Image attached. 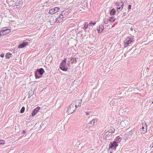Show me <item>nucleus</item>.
Returning <instances> with one entry per match:
<instances>
[{
  "label": "nucleus",
  "mask_w": 153,
  "mask_h": 153,
  "mask_svg": "<svg viewBox=\"0 0 153 153\" xmlns=\"http://www.w3.org/2000/svg\"><path fill=\"white\" fill-rule=\"evenodd\" d=\"M44 71V70L42 68L38 69L36 70L35 74L36 78L37 79L41 78L42 77V76H39L38 75H42Z\"/></svg>",
  "instance_id": "nucleus-1"
},
{
  "label": "nucleus",
  "mask_w": 153,
  "mask_h": 153,
  "mask_svg": "<svg viewBox=\"0 0 153 153\" xmlns=\"http://www.w3.org/2000/svg\"><path fill=\"white\" fill-rule=\"evenodd\" d=\"M76 108L75 104H73V103L71 104L70 106L67 109V112L68 113V114H70L74 112Z\"/></svg>",
  "instance_id": "nucleus-2"
},
{
  "label": "nucleus",
  "mask_w": 153,
  "mask_h": 153,
  "mask_svg": "<svg viewBox=\"0 0 153 153\" xmlns=\"http://www.w3.org/2000/svg\"><path fill=\"white\" fill-rule=\"evenodd\" d=\"M129 124V122L127 120H125L121 122L120 124L119 125V127L122 128V127H125L126 126H127Z\"/></svg>",
  "instance_id": "nucleus-3"
},
{
  "label": "nucleus",
  "mask_w": 153,
  "mask_h": 153,
  "mask_svg": "<svg viewBox=\"0 0 153 153\" xmlns=\"http://www.w3.org/2000/svg\"><path fill=\"white\" fill-rule=\"evenodd\" d=\"M118 142H117L115 141H114L112 143H111L109 145L110 148L115 150L117 147L118 146Z\"/></svg>",
  "instance_id": "nucleus-4"
},
{
  "label": "nucleus",
  "mask_w": 153,
  "mask_h": 153,
  "mask_svg": "<svg viewBox=\"0 0 153 153\" xmlns=\"http://www.w3.org/2000/svg\"><path fill=\"white\" fill-rule=\"evenodd\" d=\"M64 16L63 14H61L59 15V17L55 19V22H54L59 23L62 21V19L64 18Z\"/></svg>",
  "instance_id": "nucleus-5"
},
{
  "label": "nucleus",
  "mask_w": 153,
  "mask_h": 153,
  "mask_svg": "<svg viewBox=\"0 0 153 153\" xmlns=\"http://www.w3.org/2000/svg\"><path fill=\"white\" fill-rule=\"evenodd\" d=\"M82 100H78L75 101L73 104H75L76 108L80 107L82 105Z\"/></svg>",
  "instance_id": "nucleus-6"
},
{
  "label": "nucleus",
  "mask_w": 153,
  "mask_h": 153,
  "mask_svg": "<svg viewBox=\"0 0 153 153\" xmlns=\"http://www.w3.org/2000/svg\"><path fill=\"white\" fill-rule=\"evenodd\" d=\"M125 43L124 44V47H126L129 45L133 41V40L130 38H128Z\"/></svg>",
  "instance_id": "nucleus-7"
},
{
  "label": "nucleus",
  "mask_w": 153,
  "mask_h": 153,
  "mask_svg": "<svg viewBox=\"0 0 153 153\" xmlns=\"http://www.w3.org/2000/svg\"><path fill=\"white\" fill-rule=\"evenodd\" d=\"M59 8L58 7H56L51 9L49 11V13L51 14H54L58 11Z\"/></svg>",
  "instance_id": "nucleus-8"
},
{
  "label": "nucleus",
  "mask_w": 153,
  "mask_h": 153,
  "mask_svg": "<svg viewBox=\"0 0 153 153\" xmlns=\"http://www.w3.org/2000/svg\"><path fill=\"white\" fill-rule=\"evenodd\" d=\"M10 30L9 29H7L3 30H2L0 32V34L1 35H4L8 34L10 32Z\"/></svg>",
  "instance_id": "nucleus-9"
},
{
  "label": "nucleus",
  "mask_w": 153,
  "mask_h": 153,
  "mask_svg": "<svg viewBox=\"0 0 153 153\" xmlns=\"http://www.w3.org/2000/svg\"><path fill=\"white\" fill-rule=\"evenodd\" d=\"M28 44V42H24L22 44H20L18 46V48H22L25 47Z\"/></svg>",
  "instance_id": "nucleus-10"
},
{
  "label": "nucleus",
  "mask_w": 153,
  "mask_h": 153,
  "mask_svg": "<svg viewBox=\"0 0 153 153\" xmlns=\"http://www.w3.org/2000/svg\"><path fill=\"white\" fill-rule=\"evenodd\" d=\"M97 120L96 119H93L92 120L90 121L88 125H90L91 126H95V125L97 124Z\"/></svg>",
  "instance_id": "nucleus-11"
},
{
  "label": "nucleus",
  "mask_w": 153,
  "mask_h": 153,
  "mask_svg": "<svg viewBox=\"0 0 153 153\" xmlns=\"http://www.w3.org/2000/svg\"><path fill=\"white\" fill-rule=\"evenodd\" d=\"M142 130L143 131L142 132L143 133H144L147 131V127L146 124L145 123H143L142 124Z\"/></svg>",
  "instance_id": "nucleus-12"
},
{
  "label": "nucleus",
  "mask_w": 153,
  "mask_h": 153,
  "mask_svg": "<svg viewBox=\"0 0 153 153\" xmlns=\"http://www.w3.org/2000/svg\"><path fill=\"white\" fill-rule=\"evenodd\" d=\"M124 4L123 3L121 2L118 4L117 6V9L118 11H119L118 10H119L120 11L121 10L123 7Z\"/></svg>",
  "instance_id": "nucleus-13"
},
{
  "label": "nucleus",
  "mask_w": 153,
  "mask_h": 153,
  "mask_svg": "<svg viewBox=\"0 0 153 153\" xmlns=\"http://www.w3.org/2000/svg\"><path fill=\"white\" fill-rule=\"evenodd\" d=\"M40 108L39 107H37L36 108H35L33 111L32 112V116H34L39 111V110Z\"/></svg>",
  "instance_id": "nucleus-14"
},
{
  "label": "nucleus",
  "mask_w": 153,
  "mask_h": 153,
  "mask_svg": "<svg viewBox=\"0 0 153 153\" xmlns=\"http://www.w3.org/2000/svg\"><path fill=\"white\" fill-rule=\"evenodd\" d=\"M12 56V54L11 53H7V54H6V57L8 58L9 59L10 57H11Z\"/></svg>",
  "instance_id": "nucleus-15"
},
{
  "label": "nucleus",
  "mask_w": 153,
  "mask_h": 153,
  "mask_svg": "<svg viewBox=\"0 0 153 153\" xmlns=\"http://www.w3.org/2000/svg\"><path fill=\"white\" fill-rule=\"evenodd\" d=\"M84 27H83L82 28H83L84 30H85L86 29H87L88 27V24L87 22H85L84 23Z\"/></svg>",
  "instance_id": "nucleus-16"
},
{
  "label": "nucleus",
  "mask_w": 153,
  "mask_h": 153,
  "mask_svg": "<svg viewBox=\"0 0 153 153\" xmlns=\"http://www.w3.org/2000/svg\"><path fill=\"white\" fill-rule=\"evenodd\" d=\"M116 13V11L114 8L112 9L110 11V13L111 15H114Z\"/></svg>",
  "instance_id": "nucleus-17"
},
{
  "label": "nucleus",
  "mask_w": 153,
  "mask_h": 153,
  "mask_svg": "<svg viewBox=\"0 0 153 153\" xmlns=\"http://www.w3.org/2000/svg\"><path fill=\"white\" fill-rule=\"evenodd\" d=\"M59 68L61 69L64 71H66L68 70V68L67 67H65V66L63 67H59Z\"/></svg>",
  "instance_id": "nucleus-18"
},
{
  "label": "nucleus",
  "mask_w": 153,
  "mask_h": 153,
  "mask_svg": "<svg viewBox=\"0 0 153 153\" xmlns=\"http://www.w3.org/2000/svg\"><path fill=\"white\" fill-rule=\"evenodd\" d=\"M130 30L131 32V34H134L135 32V30L133 27H131Z\"/></svg>",
  "instance_id": "nucleus-19"
},
{
  "label": "nucleus",
  "mask_w": 153,
  "mask_h": 153,
  "mask_svg": "<svg viewBox=\"0 0 153 153\" xmlns=\"http://www.w3.org/2000/svg\"><path fill=\"white\" fill-rule=\"evenodd\" d=\"M114 131L115 129L114 128H111L108 131L109 133L111 134L112 133L114 132Z\"/></svg>",
  "instance_id": "nucleus-20"
},
{
  "label": "nucleus",
  "mask_w": 153,
  "mask_h": 153,
  "mask_svg": "<svg viewBox=\"0 0 153 153\" xmlns=\"http://www.w3.org/2000/svg\"><path fill=\"white\" fill-rule=\"evenodd\" d=\"M109 21L112 22H114L115 21V19L114 17H110L109 19Z\"/></svg>",
  "instance_id": "nucleus-21"
},
{
  "label": "nucleus",
  "mask_w": 153,
  "mask_h": 153,
  "mask_svg": "<svg viewBox=\"0 0 153 153\" xmlns=\"http://www.w3.org/2000/svg\"><path fill=\"white\" fill-rule=\"evenodd\" d=\"M95 126L90 125V126L88 127V128L90 130L93 131L95 128Z\"/></svg>",
  "instance_id": "nucleus-22"
},
{
  "label": "nucleus",
  "mask_w": 153,
  "mask_h": 153,
  "mask_svg": "<svg viewBox=\"0 0 153 153\" xmlns=\"http://www.w3.org/2000/svg\"><path fill=\"white\" fill-rule=\"evenodd\" d=\"M61 14H63V15L64 16L63 17H66L67 16L68 13L67 12H65L64 13V12H62V13Z\"/></svg>",
  "instance_id": "nucleus-23"
},
{
  "label": "nucleus",
  "mask_w": 153,
  "mask_h": 153,
  "mask_svg": "<svg viewBox=\"0 0 153 153\" xmlns=\"http://www.w3.org/2000/svg\"><path fill=\"white\" fill-rule=\"evenodd\" d=\"M4 143L5 142L4 140L0 139V145L4 144Z\"/></svg>",
  "instance_id": "nucleus-24"
},
{
  "label": "nucleus",
  "mask_w": 153,
  "mask_h": 153,
  "mask_svg": "<svg viewBox=\"0 0 153 153\" xmlns=\"http://www.w3.org/2000/svg\"><path fill=\"white\" fill-rule=\"evenodd\" d=\"M25 110V108L24 107H23L20 110V112L21 113H23Z\"/></svg>",
  "instance_id": "nucleus-25"
},
{
  "label": "nucleus",
  "mask_w": 153,
  "mask_h": 153,
  "mask_svg": "<svg viewBox=\"0 0 153 153\" xmlns=\"http://www.w3.org/2000/svg\"><path fill=\"white\" fill-rule=\"evenodd\" d=\"M65 64H64V63H63V62H61L60 63L59 67H63L65 66Z\"/></svg>",
  "instance_id": "nucleus-26"
},
{
  "label": "nucleus",
  "mask_w": 153,
  "mask_h": 153,
  "mask_svg": "<svg viewBox=\"0 0 153 153\" xmlns=\"http://www.w3.org/2000/svg\"><path fill=\"white\" fill-rule=\"evenodd\" d=\"M104 22L105 24H107L108 22V19H104Z\"/></svg>",
  "instance_id": "nucleus-27"
},
{
  "label": "nucleus",
  "mask_w": 153,
  "mask_h": 153,
  "mask_svg": "<svg viewBox=\"0 0 153 153\" xmlns=\"http://www.w3.org/2000/svg\"><path fill=\"white\" fill-rule=\"evenodd\" d=\"M102 28H101V31H100V29H99L98 30V32L99 33H101L102 31L103 30V29H104V27L102 26Z\"/></svg>",
  "instance_id": "nucleus-28"
},
{
  "label": "nucleus",
  "mask_w": 153,
  "mask_h": 153,
  "mask_svg": "<svg viewBox=\"0 0 153 153\" xmlns=\"http://www.w3.org/2000/svg\"><path fill=\"white\" fill-rule=\"evenodd\" d=\"M71 61H72V63H76V60L75 59H74L73 58L71 59Z\"/></svg>",
  "instance_id": "nucleus-29"
},
{
  "label": "nucleus",
  "mask_w": 153,
  "mask_h": 153,
  "mask_svg": "<svg viewBox=\"0 0 153 153\" xmlns=\"http://www.w3.org/2000/svg\"><path fill=\"white\" fill-rule=\"evenodd\" d=\"M109 132H108V131H107V132H106V133H105V134H104V135H106V137L107 136H108V135H109Z\"/></svg>",
  "instance_id": "nucleus-30"
},
{
  "label": "nucleus",
  "mask_w": 153,
  "mask_h": 153,
  "mask_svg": "<svg viewBox=\"0 0 153 153\" xmlns=\"http://www.w3.org/2000/svg\"><path fill=\"white\" fill-rule=\"evenodd\" d=\"M89 24L91 26L92 24L94 26L96 24V23L94 22L92 23V22H91Z\"/></svg>",
  "instance_id": "nucleus-31"
},
{
  "label": "nucleus",
  "mask_w": 153,
  "mask_h": 153,
  "mask_svg": "<svg viewBox=\"0 0 153 153\" xmlns=\"http://www.w3.org/2000/svg\"><path fill=\"white\" fill-rule=\"evenodd\" d=\"M66 59L65 58L64 60H62V62H63V63H64V64H66Z\"/></svg>",
  "instance_id": "nucleus-32"
},
{
  "label": "nucleus",
  "mask_w": 153,
  "mask_h": 153,
  "mask_svg": "<svg viewBox=\"0 0 153 153\" xmlns=\"http://www.w3.org/2000/svg\"><path fill=\"white\" fill-rule=\"evenodd\" d=\"M120 120H117L116 121V123L118 124L120 123L121 122H120Z\"/></svg>",
  "instance_id": "nucleus-33"
},
{
  "label": "nucleus",
  "mask_w": 153,
  "mask_h": 153,
  "mask_svg": "<svg viewBox=\"0 0 153 153\" xmlns=\"http://www.w3.org/2000/svg\"><path fill=\"white\" fill-rule=\"evenodd\" d=\"M134 129H132L129 132V134H132V133L134 132Z\"/></svg>",
  "instance_id": "nucleus-34"
},
{
  "label": "nucleus",
  "mask_w": 153,
  "mask_h": 153,
  "mask_svg": "<svg viewBox=\"0 0 153 153\" xmlns=\"http://www.w3.org/2000/svg\"><path fill=\"white\" fill-rule=\"evenodd\" d=\"M50 21H52L53 22H55V20L54 21V19L53 18H51L50 20Z\"/></svg>",
  "instance_id": "nucleus-35"
},
{
  "label": "nucleus",
  "mask_w": 153,
  "mask_h": 153,
  "mask_svg": "<svg viewBox=\"0 0 153 153\" xmlns=\"http://www.w3.org/2000/svg\"><path fill=\"white\" fill-rule=\"evenodd\" d=\"M131 8V6L130 5H129L128 6V9L129 10H130Z\"/></svg>",
  "instance_id": "nucleus-36"
},
{
  "label": "nucleus",
  "mask_w": 153,
  "mask_h": 153,
  "mask_svg": "<svg viewBox=\"0 0 153 153\" xmlns=\"http://www.w3.org/2000/svg\"><path fill=\"white\" fill-rule=\"evenodd\" d=\"M0 56L1 57H3L4 56V53H2L1 54Z\"/></svg>",
  "instance_id": "nucleus-37"
},
{
  "label": "nucleus",
  "mask_w": 153,
  "mask_h": 153,
  "mask_svg": "<svg viewBox=\"0 0 153 153\" xmlns=\"http://www.w3.org/2000/svg\"><path fill=\"white\" fill-rule=\"evenodd\" d=\"M150 147L151 148H153V143L150 145Z\"/></svg>",
  "instance_id": "nucleus-38"
},
{
  "label": "nucleus",
  "mask_w": 153,
  "mask_h": 153,
  "mask_svg": "<svg viewBox=\"0 0 153 153\" xmlns=\"http://www.w3.org/2000/svg\"><path fill=\"white\" fill-rule=\"evenodd\" d=\"M89 113H88V112H86V115H89Z\"/></svg>",
  "instance_id": "nucleus-39"
},
{
  "label": "nucleus",
  "mask_w": 153,
  "mask_h": 153,
  "mask_svg": "<svg viewBox=\"0 0 153 153\" xmlns=\"http://www.w3.org/2000/svg\"><path fill=\"white\" fill-rule=\"evenodd\" d=\"M109 153H112V152L111 151H110Z\"/></svg>",
  "instance_id": "nucleus-40"
},
{
  "label": "nucleus",
  "mask_w": 153,
  "mask_h": 153,
  "mask_svg": "<svg viewBox=\"0 0 153 153\" xmlns=\"http://www.w3.org/2000/svg\"><path fill=\"white\" fill-rule=\"evenodd\" d=\"M23 131V133H24L25 131Z\"/></svg>",
  "instance_id": "nucleus-41"
}]
</instances>
